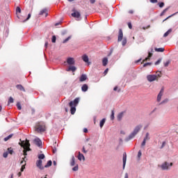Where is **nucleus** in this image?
Returning <instances> with one entry per match:
<instances>
[{
  "label": "nucleus",
  "instance_id": "nucleus-1",
  "mask_svg": "<svg viewBox=\"0 0 178 178\" xmlns=\"http://www.w3.org/2000/svg\"><path fill=\"white\" fill-rule=\"evenodd\" d=\"M156 74H149L147 76V80L149 83H152V81H158L161 77H162V72H158Z\"/></svg>",
  "mask_w": 178,
  "mask_h": 178
},
{
  "label": "nucleus",
  "instance_id": "nucleus-2",
  "mask_svg": "<svg viewBox=\"0 0 178 178\" xmlns=\"http://www.w3.org/2000/svg\"><path fill=\"white\" fill-rule=\"evenodd\" d=\"M19 145L21 147H23L24 148V156H26L27 155V152H29V151H31V149L30 148V140H26V141H22L21 143H19Z\"/></svg>",
  "mask_w": 178,
  "mask_h": 178
},
{
  "label": "nucleus",
  "instance_id": "nucleus-3",
  "mask_svg": "<svg viewBox=\"0 0 178 178\" xmlns=\"http://www.w3.org/2000/svg\"><path fill=\"white\" fill-rule=\"evenodd\" d=\"M79 102L80 98L76 97L74 101L70 102L69 105L71 108L70 112L72 115H74V113H76V106H77Z\"/></svg>",
  "mask_w": 178,
  "mask_h": 178
},
{
  "label": "nucleus",
  "instance_id": "nucleus-4",
  "mask_svg": "<svg viewBox=\"0 0 178 178\" xmlns=\"http://www.w3.org/2000/svg\"><path fill=\"white\" fill-rule=\"evenodd\" d=\"M35 131L38 133H42L47 130V127L44 122H38L35 126Z\"/></svg>",
  "mask_w": 178,
  "mask_h": 178
},
{
  "label": "nucleus",
  "instance_id": "nucleus-5",
  "mask_svg": "<svg viewBox=\"0 0 178 178\" xmlns=\"http://www.w3.org/2000/svg\"><path fill=\"white\" fill-rule=\"evenodd\" d=\"M143 129V125L139 124L136 126L133 132L129 136V140H131V138H134L137 134H138V131H140Z\"/></svg>",
  "mask_w": 178,
  "mask_h": 178
},
{
  "label": "nucleus",
  "instance_id": "nucleus-6",
  "mask_svg": "<svg viewBox=\"0 0 178 178\" xmlns=\"http://www.w3.org/2000/svg\"><path fill=\"white\" fill-rule=\"evenodd\" d=\"M72 12H73L72 14H71V16H72V17H76V19H80L81 16V14H80V12L77 11V10H76L75 8H74L72 10Z\"/></svg>",
  "mask_w": 178,
  "mask_h": 178
},
{
  "label": "nucleus",
  "instance_id": "nucleus-7",
  "mask_svg": "<svg viewBox=\"0 0 178 178\" xmlns=\"http://www.w3.org/2000/svg\"><path fill=\"white\" fill-rule=\"evenodd\" d=\"M169 166H173V163H170L169 165V163L165 161L161 165V168L162 170H168L170 169Z\"/></svg>",
  "mask_w": 178,
  "mask_h": 178
},
{
  "label": "nucleus",
  "instance_id": "nucleus-8",
  "mask_svg": "<svg viewBox=\"0 0 178 178\" xmlns=\"http://www.w3.org/2000/svg\"><path fill=\"white\" fill-rule=\"evenodd\" d=\"M123 38V31L122 29H120L118 32V42H120Z\"/></svg>",
  "mask_w": 178,
  "mask_h": 178
},
{
  "label": "nucleus",
  "instance_id": "nucleus-9",
  "mask_svg": "<svg viewBox=\"0 0 178 178\" xmlns=\"http://www.w3.org/2000/svg\"><path fill=\"white\" fill-rule=\"evenodd\" d=\"M36 166L37 168H38L39 169H40V170H44V166H42V160H38L36 161Z\"/></svg>",
  "mask_w": 178,
  "mask_h": 178
},
{
  "label": "nucleus",
  "instance_id": "nucleus-10",
  "mask_svg": "<svg viewBox=\"0 0 178 178\" xmlns=\"http://www.w3.org/2000/svg\"><path fill=\"white\" fill-rule=\"evenodd\" d=\"M81 58L83 62H85L88 65H91V63L89 61L88 56H87V54L83 55Z\"/></svg>",
  "mask_w": 178,
  "mask_h": 178
},
{
  "label": "nucleus",
  "instance_id": "nucleus-11",
  "mask_svg": "<svg viewBox=\"0 0 178 178\" xmlns=\"http://www.w3.org/2000/svg\"><path fill=\"white\" fill-rule=\"evenodd\" d=\"M163 91H164V89H163V88H162L161 90H160V92L159 93V95L157 96V102H161V99H162V95H163Z\"/></svg>",
  "mask_w": 178,
  "mask_h": 178
},
{
  "label": "nucleus",
  "instance_id": "nucleus-12",
  "mask_svg": "<svg viewBox=\"0 0 178 178\" xmlns=\"http://www.w3.org/2000/svg\"><path fill=\"white\" fill-rule=\"evenodd\" d=\"M34 143L38 147H42V142L41 141V140H40V138H35L34 140Z\"/></svg>",
  "mask_w": 178,
  "mask_h": 178
},
{
  "label": "nucleus",
  "instance_id": "nucleus-13",
  "mask_svg": "<svg viewBox=\"0 0 178 178\" xmlns=\"http://www.w3.org/2000/svg\"><path fill=\"white\" fill-rule=\"evenodd\" d=\"M67 63L68 65H74L75 61H74V58L70 57L67 59Z\"/></svg>",
  "mask_w": 178,
  "mask_h": 178
},
{
  "label": "nucleus",
  "instance_id": "nucleus-14",
  "mask_svg": "<svg viewBox=\"0 0 178 178\" xmlns=\"http://www.w3.org/2000/svg\"><path fill=\"white\" fill-rule=\"evenodd\" d=\"M122 161H123V169H124V168L126 167V161H127V155L126 154V153L123 154Z\"/></svg>",
  "mask_w": 178,
  "mask_h": 178
},
{
  "label": "nucleus",
  "instance_id": "nucleus-15",
  "mask_svg": "<svg viewBox=\"0 0 178 178\" xmlns=\"http://www.w3.org/2000/svg\"><path fill=\"white\" fill-rule=\"evenodd\" d=\"M88 77L86 74H83L80 77H79V81L81 83H83V81H86L87 80Z\"/></svg>",
  "mask_w": 178,
  "mask_h": 178
},
{
  "label": "nucleus",
  "instance_id": "nucleus-16",
  "mask_svg": "<svg viewBox=\"0 0 178 178\" xmlns=\"http://www.w3.org/2000/svg\"><path fill=\"white\" fill-rule=\"evenodd\" d=\"M78 154H78L77 158H78L79 161H81V160L86 161V157H84V155L83 154H81V152H79Z\"/></svg>",
  "mask_w": 178,
  "mask_h": 178
},
{
  "label": "nucleus",
  "instance_id": "nucleus-17",
  "mask_svg": "<svg viewBox=\"0 0 178 178\" xmlns=\"http://www.w3.org/2000/svg\"><path fill=\"white\" fill-rule=\"evenodd\" d=\"M39 15H45V17H47V16H48V10H47V8H44L40 11Z\"/></svg>",
  "mask_w": 178,
  "mask_h": 178
},
{
  "label": "nucleus",
  "instance_id": "nucleus-18",
  "mask_svg": "<svg viewBox=\"0 0 178 178\" xmlns=\"http://www.w3.org/2000/svg\"><path fill=\"white\" fill-rule=\"evenodd\" d=\"M16 88H17V90H19V91H23L24 92H26V89H24V87H23V86H22L21 84L17 85Z\"/></svg>",
  "mask_w": 178,
  "mask_h": 178
},
{
  "label": "nucleus",
  "instance_id": "nucleus-19",
  "mask_svg": "<svg viewBox=\"0 0 178 178\" xmlns=\"http://www.w3.org/2000/svg\"><path fill=\"white\" fill-rule=\"evenodd\" d=\"M81 90L83 92H86V91L88 90V85L87 84H83L81 87Z\"/></svg>",
  "mask_w": 178,
  "mask_h": 178
},
{
  "label": "nucleus",
  "instance_id": "nucleus-20",
  "mask_svg": "<svg viewBox=\"0 0 178 178\" xmlns=\"http://www.w3.org/2000/svg\"><path fill=\"white\" fill-rule=\"evenodd\" d=\"M77 70V68L74 66H70L68 69L67 70V72H76Z\"/></svg>",
  "mask_w": 178,
  "mask_h": 178
},
{
  "label": "nucleus",
  "instance_id": "nucleus-21",
  "mask_svg": "<svg viewBox=\"0 0 178 178\" xmlns=\"http://www.w3.org/2000/svg\"><path fill=\"white\" fill-rule=\"evenodd\" d=\"M74 165H76V159L74 158V156H72L70 161V165L74 166Z\"/></svg>",
  "mask_w": 178,
  "mask_h": 178
},
{
  "label": "nucleus",
  "instance_id": "nucleus-22",
  "mask_svg": "<svg viewBox=\"0 0 178 178\" xmlns=\"http://www.w3.org/2000/svg\"><path fill=\"white\" fill-rule=\"evenodd\" d=\"M105 122H106V119L103 118L99 123L100 128L102 129L104 127V125L105 124Z\"/></svg>",
  "mask_w": 178,
  "mask_h": 178
},
{
  "label": "nucleus",
  "instance_id": "nucleus-23",
  "mask_svg": "<svg viewBox=\"0 0 178 178\" xmlns=\"http://www.w3.org/2000/svg\"><path fill=\"white\" fill-rule=\"evenodd\" d=\"M154 51H156V52H164L165 51V48H163V47L155 48Z\"/></svg>",
  "mask_w": 178,
  "mask_h": 178
},
{
  "label": "nucleus",
  "instance_id": "nucleus-24",
  "mask_svg": "<svg viewBox=\"0 0 178 178\" xmlns=\"http://www.w3.org/2000/svg\"><path fill=\"white\" fill-rule=\"evenodd\" d=\"M103 66H106L108 65V58H104L102 60Z\"/></svg>",
  "mask_w": 178,
  "mask_h": 178
},
{
  "label": "nucleus",
  "instance_id": "nucleus-25",
  "mask_svg": "<svg viewBox=\"0 0 178 178\" xmlns=\"http://www.w3.org/2000/svg\"><path fill=\"white\" fill-rule=\"evenodd\" d=\"M13 137V134H10L7 137L4 138V141H8V140H10Z\"/></svg>",
  "mask_w": 178,
  "mask_h": 178
},
{
  "label": "nucleus",
  "instance_id": "nucleus-26",
  "mask_svg": "<svg viewBox=\"0 0 178 178\" xmlns=\"http://www.w3.org/2000/svg\"><path fill=\"white\" fill-rule=\"evenodd\" d=\"M127 44V39L126 38H124L122 42V47H124Z\"/></svg>",
  "mask_w": 178,
  "mask_h": 178
},
{
  "label": "nucleus",
  "instance_id": "nucleus-27",
  "mask_svg": "<svg viewBox=\"0 0 178 178\" xmlns=\"http://www.w3.org/2000/svg\"><path fill=\"white\" fill-rule=\"evenodd\" d=\"M123 114L124 113L122 112V113H120L118 115V120L120 121L122 120V118H123Z\"/></svg>",
  "mask_w": 178,
  "mask_h": 178
},
{
  "label": "nucleus",
  "instance_id": "nucleus-28",
  "mask_svg": "<svg viewBox=\"0 0 178 178\" xmlns=\"http://www.w3.org/2000/svg\"><path fill=\"white\" fill-rule=\"evenodd\" d=\"M49 166H52V161L49 160L47 163L44 165V168H49Z\"/></svg>",
  "mask_w": 178,
  "mask_h": 178
},
{
  "label": "nucleus",
  "instance_id": "nucleus-29",
  "mask_svg": "<svg viewBox=\"0 0 178 178\" xmlns=\"http://www.w3.org/2000/svg\"><path fill=\"white\" fill-rule=\"evenodd\" d=\"M8 154H10V155H13V149L12 147H8Z\"/></svg>",
  "mask_w": 178,
  "mask_h": 178
},
{
  "label": "nucleus",
  "instance_id": "nucleus-30",
  "mask_svg": "<svg viewBox=\"0 0 178 178\" xmlns=\"http://www.w3.org/2000/svg\"><path fill=\"white\" fill-rule=\"evenodd\" d=\"M14 101L15 100L13 99V97H10V98L8 99V105H10V104H13Z\"/></svg>",
  "mask_w": 178,
  "mask_h": 178
},
{
  "label": "nucleus",
  "instance_id": "nucleus-31",
  "mask_svg": "<svg viewBox=\"0 0 178 178\" xmlns=\"http://www.w3.org/2000/svg\"><path fill=\"white\" fill-rule=\"evenodd\" d=\"M170 33H172V29H169L167 32H165L163 35V37H168Z\"/></svg>",
  "mask_w": 178,
  "mask_h": 178
},
{
  "label": "nucleus",
  "instance_id": "nucleus-32",
  "mask_svg": "<svg viewBox=\"0 0 178 178\" xmlns=\"http://www.w3.org/2000/svg\"><path fill=\"white\" fill-rule=\"evenodd\" d=\"M45 155L44 154H41L38 155V159L41 161V159H44Z\"/></svg>",
  "mask_w": 178,
  "mask_h": 178
},
{
  "label": "nucleus",
  "instance_id": "nucleus-33",
  "mask_svg": "<svg viewBox=\"0 0 178 178\" xmlns=\"http://www.w3.org/2000/svg\"><path fill=\"white\" fill-rule=\"evenodd\" d=\"M17 107L19 111H22V105L20 104V102L17 103Z\"/></svg>",
  "mask_w": 178,
  "mask_h": 178
},
{
  "label": "nucleus",
  "instance_id": "nucleus-34",
  "mask_svg": "<svg viewBox=\"0 0 178 178\" xmlns=\"http://www.w3.org/2000/svg\"><path fill=\"white\" fill-rule=\"evenodd\" d=\"M70 38H72V36H69L68 38H67L66 39H65L63 42V44H66V42H67V41H69V40H70Z\"/></svg>",
  "mask_w": 178,
  "mask_h": 178
},
{
  "label": "nucleus",
  "instance_id": "nucleus-35",
  "mask_svg": "<svg viewBox=\"0 0 178 178\" xmlns=\"http://www.w3.org/2000/svg\"><path fill=\"white\" fill-rule=\"evenodd\" d=\"M111 120H113V119H115V111H111Z\"/></svg>",
  "mask_w": 178,
  "mask_h": 178
},
{
  "label": "nucleus",
  "instance_id": "nucleus-36",
  "mask_svg": "<svg viewBox=\"0 0 178 178\" xmlns=\"http://www.w3.org/2000/svg\"><path fill=\"white\" fill-rule=\"evenodd\" d=\"M143 140H145L146 141L149 140V134L147 133L145 138Z\"/></svg>",
  "mask_w": 178,
  "mask_h": 178
},
{
  "label": "nucleus",
  "instance_id": "nucleus-37",
  "mask_svg": "<svg viewBox=\"0 0 178 178\" xmlns=\"http://www.w3.org/2000/svg\"><path fill=\"white\" fill-rule=\"evenodd\" d=\"M72 170L74 172H77V170H79V165H76V166H74L73 168H72Z\"/></svg>",
  "mask_w": 178,
  "mask_h": 178
},
{
  "label": "nucleus",
  "instance_id": "nucleus-38",
  "mask_svg": "<svg viewBox=\"0 0 178 178\" xmlns=\"http://www.w3.org/2000/svg\"><path fill=\"white\" fill-rule=\"evenodd\" d=\"M16 13H22V9L20 8V7H17L16 8Z\"/></svg>",
  "mask_w": 178,
  "mask_h": 178
},
{
  "label": "nucleus",
  "instance_id": "nucleus-39",
  "mask_svg": "<svg viewBox=\"0 0 178 178\" xmlns=\"http://www.w3.org/2000/svg\"><path fill=\"white\" fill-rule=\"evenodd\" d=\"M51 42H52L53 43L56 42V36H55V35H53V36H52Z\"/></svg>",
  "mask_w": 178,
  "mask_h": 178
},
{
  "label": "nucleus",
  "instance_id": "nucleus-40",
  "mask_svg": "<svg viewBox=\"0 0 178 178\" xmlns=\"http://www.w3.org/2000/svg\"><path fill=\"white\" fill-rule=\"evenodd\" d=\"M152 65V63H146L143 65V67H147V66H151Z\"/></svg>",
  "mask_w": 178,
  "mask_h": 178
},
{
  "label": "nucleus",
  "instance_id": "nucleus-41",
  "mask_svg": "<svg viewBox=\"0 0 178 178\" xmlns=\"http://www.w3.org/2000/svg\"><path fill=\"white\" fill-rule=\"evenodd\" d=\"M30 17H31V13H29V14L28 15L27 18H26L25 20L23 21V23H24L25 22H27V20H29V19H30Z\"/></svg>",
  "mask_w": 178,
  "mask_h": 178
},
{
  "label": "nucleus",
  "instance_id": "nucleus-42",
  "mask_svg": "<svg viewBox=\"0 0 178 178\" xmlns=\"http://www.w3.org/2000/svg\"><path fill=\"white\" fill-rule=\"evenodd\" d=\"M168 9L169 8H165L163 10V12L161 13V16H163V15H165V13H166V12H168Z\"/></svg>",
  "mask_w": 178,
  "mask_h": 178
},
{
  "label": "nucleus",
  "instance_id": "nucleus-43",
  "mask_svg": "<svg viewBox=\"0 0 178 178\" xmlns=\"http://www.w3.org/2000/svg\"><path fill=\"white\" fill-rule=\"evenodd\" d=\"M159 8H163V6H165V3L164 2L159 3Z\"/></svg>",
  "mask_w": 178,
  "mask_h": 178
},
{
  "label": "nucleus",
  "instance_id": "nucleus-44",
  "mask_svg": "<svg viewBox=\"0 0 178 178\" xmlns=\"http://www.w3.org/2000/svg\"><path fill=\"white\" fill-rule=\"evenodd\" d=\"M169 63H170V61H169V60L164 63L165 67H168V66H169Z\"/></svg>",
  "mask_w": 178,
  "mask_h": 178
},
{
  "label": "nucleus",
  "instance_id": "nucleus-45",
  "mask_svg": "<svg viewBox=\"0 0 178 178\" xmlns=\"http://www.w3.org/2000/svg\"><path fill=\"white\" fill-rule=\"evenodd\" d=\"M8 152H6L3 154V158H8Z\"/></svg>",
  "mask_w": 178,
  "mask_h": 178
},
{
  "label": "nucleus",
  "instance_id": "nucleus-46",
  "mask_svg": "<svg viewBox=\"0 0 178 178\" xmlns=\"http://www.w3.org/2000/svg\"><path fill=\"white\" fill-rule=\"evenodd\" d=\"M169 102V99H164L163 102H161V104H166V103H168Z\"/></svg>",
  "mask_w": 178,
  "mask_h": 178
},
{
  "label": "nucleus",
  "instance_id": "nucleus-47",
  "mask_svg": "<svg viewBox=\"0 0 178 178\" xmlns=\"http://www.w3.org/2000/svg\"><path fill=\"white\" fill-rule=\"evenodd\" d=\"M147 143V140H143L142 144H141V147H145V144Z\"/></svg>",
  "mask_w": 178,
  "mask_h": 178
},
{
  "label": "nucleus",
  "instance_id": "nucleus-48",
  "mask_svg": "<svg viewBox=\"0 0 178 178\" xmlns=\"http://www.w3.org/2000/svg\"><path fill=\"white\" fill-rule=\"evenodd\" d=\"M147 60H149V57H147L145 58L143 61H142V64L144 63V62H147Z\"/></svg>",
  "mask_w": 178,
  "mask_h": 178
},
{
  "label": "nucleus",
  "instance_id": "nucleus-49",
  "mask_svg": "<svg viewBox=\"0 0 178 178\" xmlns=\"http://www.w3.org/2000/svg\"><path fill=\"white\" fill-rule=\"evenodd\" d=\"M162 61V59H159L156 63L155 65H159L161 63V62Z\"/></svg>",
  "mask_w": 178,
  "mask_h": 178
},
{
  "label": "nucleus",
  "instance_id": "nucleus-50",
  "mask_svg": "<svg viewBox=\"0 0 178 178\" xmlns=\"http://www.w3.org/2000/svg\"><path fill=\"white\" fill-rule=\"evenodd\" d=\"M149 27H151V25H148L147 26H143V30H147V29H149Z\"/></svg>",
  "mask_w": 178,
  "mask_h": 178
},
{
  "label": "nucleus",
  "instance_id": "nucleus-51",
  "mask_svg": "<svg viewBox=\"0 0 178 178\" xmlns=\"http://www.w3.org/2000/svg\"><path fill=\"white\" fill-rule=\"evenodd\" d=\"M82 152L83 154H87V150H86V147L84 146L83 147Z\"/></svg>",
  "mask_w": 178,
  "mask_h": 178
},
{
  "label": "nucleus",
  "instance_id": "nucleus-52",
  "mask_svg": "<svg viewBox=\"0 0 178 178\" xmlns=\"http://www.w3.org/2000/svg\"><path fill=\"white\" fill-rule=\"evenodd\" d=\"M141 155H142V153L140 152V150L138 152V158H141Z\"/></svg>",
  "mask_w": 178,
  "mask_h": 178
},
{
  "label": "nucleus",
  "instance_id": "nucleus-53",
  "mask_svg": "<svg viewBox=\"0 0 178 178\" xmlns=\"http://www.w3.org/2000/svg\"><path fill=\"white\" fill-rule=\"evenodd\" d=\"M128 27H129V29H133V26H131V22H129V23H128Z\"/></svg>",
  "mask_w": 178,
  "mask_h": 178
},
{
  "label": "nucleus",
  "instance_id": "nucleus-54",
  "mask_svg": "<svg viewBox=\"0 0 178 178\" xmlns=\"http://www.w3.org/2000/svg\"><path fill=\"white\" fill-rule=\"evenodd\" d=\"M150 2H152V3H156L158 0H150Z\"/></svg>",
  "mask_w": 178,
  "mask_h": 178
},
{
  "label": "nucleus",
  "instance_id": "nucleus-55",
  "mask_svg": "<svg viewBox=\"0 0 178 178\" xmlns=\"http://www.w3.org/2000/svg\"><path fill=\"white\" fill-rule=\"evenodd\" d=\"M24 159H26V156H24V158H23L22 161L20 162L21 165H23V163L25 162Z\"/></svg>",
  "mask_w": 178,
  "mask_h": 178
},
{
  "label": "nucleus",
  "instance_id": "nucleus-56",
  "mask_svg": "<svg viewBox=\"0 0 178 178\" xmlns=\"http://www.w3.org/2000/svg\"><path fill=\"white\" fill-rule=\"evenodd\" d=\"M109 71V69L106 68L104 72V74H107L108 72Z\"/></svg>",
  "mask_w": 178,
  "mask_h": 178
},
{
  "label": "nucleus",
  "instance_id": "nucleus-57",
  "mask_svg": "<svg viewBox=\"0 0 178 178\" xmlns=\"http://www.w3.org/2000/svg\"><path fill=\"white\" fill-rule=\"evenodd\" d=\"M148 58H152V53H151V52H149L148 53V56H147Z\"/></svg>",
  "mask_w": 178,
  "mask_h": 178
},
{
  "label": "nucleus",
  "instance_id": "nucleus-58",
  "mask_svg": "<svg viewBox=\"0 0 178 178\" xmlns=\"http://www.w3.org/2000/svg\"><path fill=\"white\" fill-rule=\"evenodd\" d=\"M165 144H166L165 142H163L161 149L163 148V147H165Z\"/></svg>",
  "mask_w": 178,
  "mask_h": 178
},
{
  "label": "nucleus",
  "instance_id": "nucleus-59",
  "mask_svg": "<svg viewBox=\"0 0 178 178\" xmlns=\"http://www.w3.org/2000/svg\"><path fill=\"white\" fill-rule=\"evenodd\" d=\"M129 13H130V15H133V13H134V11L133 10H130L129 11Z\"/></svg>",
  "mask_w": 178,
  "mask_h": 178
},
{
  "label": "nucleus",
  "instance_id": "nucleus-60",
  "mask_svg": "<svg viewBox=\"0 0 178 178\" xmlns=\"http://www.w3.org/2000/svg\"><path fill=\"white\" fill-rule=\"evenodd\" d=\"M22 169L25 170L26 169V163L22 165L21 167Z\"/></svg>",
  "mask_w": 178,
  "mask_h": 178
},
{
  "label": "nucleus",
  "instance_id": "nucleus-61",
  "mask_svg": "<svg viewBox=\"0 0 178 178\" xmlns=\"http://www.w3.org/2000/svg\"><path fill=\"white\" fill-rule=\"evenodd\" d=\"M88 129H87V128H85V129H83V132H84V133H88Z\"/></svg>",
  "mask_w": 178,
  "mask_h": 178
},
{
  "label": "nucleus",
  "instance_id": "nucleus-62",
  "mask_svg": "<svg viewBox=\"0 0 178 178\" xmlns=\"http://www.w3.org/2000/svg\"><path fill=\"white\" fill-rule=\"evenodd\" d=\"M124 178H129V174L126 173L124 175Z\"/></svg>",
  "mask_w": 178,
  "mask_h": 178
},
{
  "label": "nucleus",
  "instance_id": "nucleus-63",
  "mask_svg": "<svg viewBox=\"0 0 178 178\" xmlns=\"http://www.w3.org/2000/svg\"><path fill=\"white\" fill-rule=\"evenodd\" d=\"M90 3H95V0H90Z\"/></svg>",
  "mask_w": 178,
  "mask_h": 178
},
{
  "label": "nucleus",
  "instance_id": "nucleus-64",
  "mask_svg": "<svg viewBox=\"0 0 178 178\" xmlns=\"http://www.w3.org/2000/svg\"><path fill=\"white\" fill-rule=\"evenodd\" d=\"M114 91H118V86H115L114 88H113Z\"/></svg>",
  "mask_w": 178,
  "mask_h": 178
}]
</instances>
